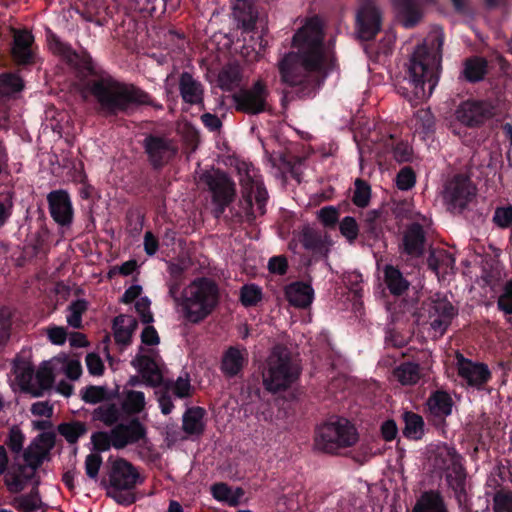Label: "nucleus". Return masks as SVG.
I'll return each mask as SVG.
<instances>
[{
	"mask_svg": "<svg viewBox=\"0 0 512 512\" xmlns=\"http://www.w3.org/2000/svg\"><path fill=\"white\" fill-rule=\"evenodd\" d=\"M10 505L13 506L18 512H37L38 510L44 509L42 505L21 495L14 497L11 500Z\"/></svg>",
	"mask_w": 512,
	"mask_h": 512,
	"instance_id": "obj_60",
	"label": "nucleus"
},
{
	"mask_svg": "<svg viewBox=\"0 0 512 512\" xmlns=\"http://www.w3.org/2000/svg\"><path fill=\"white\" fill-rule=\"evenodd\" d=\"M34 36L27 30H20L14 34L12 57L18 65H32L36 54L33 50Z\"/></svg>",
	"mask_w": 512,
	"mask_h": 512,
	"instance_id": "obj_21",
	"label": "nucleus"
},
{
	"mask_svg": "<svg viewBox=\"0 0 512 512\" xmlns=\"http://www.w3.org/2000/svg\"><path fill=\"white\" fill-rule=\"evenodd\" d=\"M4 483L10 493L18 494L22 492L26 485L22 478H20L19 474L15 470L13 465L7 469L6 475L4 477Z\"/></svg>",
	"mask_w": 512,
	"mask_h": 512,
	"instance_id": "obj_52",
	"label": "nucleus"
},
{
	"mask_svg": "<svg viewBox=\"0 0 512 512\" xmlns=\"http://www.w3.org/2000/svg\"><path fill=\"white\" fill-rule=\"evenodd\" d=\"M362 231L360 232L361 238L364 241H377L383 235V228L381 222H363Z\"/></svg>",
	"mask_w": 512,
	"mask_h": 512,
	"instance_id": "obj_58",
	"label": "nucleus"
},
{
	"mask_svg": "<svg viewBox=\"0 0 512 512\" xmlns=\"http://www.w3.org/2000/svg\"><path fill=\"white\" fill-rule=\"evenodd\" d=\"M145 395L141 391L128 390L121 404V409L128 416L136 417L145 408Z\"/></svg>",
	"mask_w": 512,
	"mask_h": 512,
	"instance_id": "obj_38",
	"label": "nucleus"
},
{
	"mask_svg": "<svg viewBox=\"0 0 512 512\" xmlns=\"http://www.w3.org/2000/svg\"><path fill=\"white\" fill-rule=\"evenodd\" d=\"M393 4L406 28H413L422 17L418 0H393Z\"/></svg>",
	"mask_w": 512,
	"mask_h": 512,
	"instance_id": "obj_29",
	"label": "nucleus"
},
{
	"mask_svg": "<svg viewBox=\"0 0 512 512\" xmlns=\"http://www.w3.org/2000/svg\"><path fill=\"white\" fill-rule=\"evenodd\" d=\"M497 305L499 310L506 314H512V280L505 284L504 291L499 296Z\"/></svg>",
	"mask_w": 512,
	"mask_h": 512,
	"instance_id": "obj_63",
	"label": "nucleus"
},
{
	"mask_svg": "<svg viewBox=\"0 0 512 512\" xmlns=\"http://www.w3.org/2000/svg\"><path fill=\"white\" fill-rule=\"evenodd\" d=\"M416 183V175L410 166L403 167L397 174L396 184L402 191L410 190Z\"/></svg>",
	"mask_w": 512,
	"mask_h": 512,
	"instance_id": "obj_56",
	"label": "nucleus"
},
{
	"mask_svg": "<svg viewBox=\"0 0 512 512\" xmlns=\"http://www.w3.org/2000/svg\"><path fill=\"white\" fill-rule=\"evenodd\" d=\"M38 387L32 386V390L30 394L33 397H41L44 394L45 390L51 388L54 382V375L52 370L48 367H40L39 370L35 374Z\"/></svg>",
	"mask_w": 512,
	"mask_h": 512,
	"instance_id": "obj_44",
	"label": "nucleus"
},
{
	"mask_svg": "<svg viewBox=\"0 0 512 512\" xmlns=\"http://www.w3.org/2000/svg\"><path fill=\"white\" fill-rule=\"evenodd\" d=\"M476 187L469 177L456 174L444 187L443 198L452 212L462 213L476 196Z\"/></svg>",
	"mask_w": 512,
	"mask_h": 512,
	"instance_id": "obj_10",
	"label": "nucleus"
},
{
	"mask_svg": "<svg viewBox=\"0 0 512 512\" xmlns=\"http://www.w3.org/2000/svg\"><path fill=\"white\" fill-rule=\"evenodd\" d=\"M102 463L103 459L99 453H90L86 456L84 466L88 478L97 481Z\"/></svg>",
	"mask_w": 512,
	"mask_h": 512,
	"instance_id": "obj_55",
	"label": "nucleus"
},
{
	"mask_svg": "<svg viewBox=\"0 0 512 512\" xmlns=\"http://www.w3.org/2000/svg\"><path fill=\"white\" fill-rule=\"evenodd\" d=\"M339 231L349 244H354L360 234V227L352 216H345L339 222Z\"/></svg>",
	"mask_w": 512,
	"mask_h": 512,
	"instance_id": "obj_48",
	"label": "nucleus"
},
{
	"mask_svg": "<svg viewBox=\"0 0 512 512\" xmlns=\"http://www.w3.org/2000/svg\"><path fill=\"white\" fill-rule=\"evenodd\" d=\"M22 79L12 73H6L0 75V95L10 96L23 89Z\"/></svg>",
	"mask_w": 512,
	"mask_h": 512,
	"instance_id": "obj_46",
	"label": "nucleus"
},
{
	"mask_svg": "<svg viewBox=\"0 0 512 512\" xmlns=\"http://www.w3.org/2000/svg\"><path fill=\"white\" fill-rule=\"evenodd\" d=\"M412 512H448L439 491L429 490L421 494Z\"/></svg>",
	"mask_w": 512,
	"mask_h": 512,
	"instance_id": "obj_30",
	"label": "nucleus"
},
{
	"mask_svg": "<svg viewBox=\"0 0 512 512\" xmlns=\"http://www.w3.org/2000/svg\"><path fill=\"white\" fill-rule=\"evenodd\" d=\"M14 373L24 392L30 393L32 390V379L35 375L34 367L26 361H15Z\"/></svg>",
	"mask_w": 512,
	"mask_h": 512,
	"instance_id": "obj_40",
	"label": "nucleus"
},
{
	"mask_svg": "<svg viewBox=\"0 0 512 512\" xmlns=\"http://www.w3.org/2000/svg\"><path fill=\"white\" fill-rule=\"evenodd\" d=\"M115 449H124L129 445L148 442L147 428L138 417H131L126 422H119L112 428Z\"/></svg>",
	"mask_w": 512,
	"mask_h": 512,
	"instance_id": "obj_15",
	"label": "nucleus"
},
{
	"mask_svg": "<svg viewBox=\"0 0 512 512\" xmlns=\"http://www.w3.org/2000/svg\"><path fill=\"white\" fill-rule=\"evenodd\" d=\"M112 329L114 332V339L117 344L128 346L132 342V335L123 324H117L116 317L113 319Z\"/></svg>",
	"mask_w": 512,
	"mask_h": 512,
	"instance_id": "obj_64",
	"label": "nucleus"
},
{
	"mask_svg": "<svg viewBox=\"0 0 512 512\" xmlns=\"http://www.w3.org/2000/svg\"><path fill=\"white\" fill-rule=\"evenodd\" d=\"M394 377L402 385H414L421 378L420 365L415 362H403L393 371Z\"/></svg>",
	"mask_w": 512,
	"mask_h": 512,
	"instance_id": "obj_36",
	"label": "nucleus"
},
{
	"mask_svg": "<svg viewBox=\"0 0 512 512\" xmlns=\"http://www.w3.org/2000/svg\"><path fill=\"white\" fill-rule=\"evenodd\" d=\"M340 212L334 206H325L318 211V219L326 228H334L339 222Z\"/></svg>",
	"mask_w": 512,
	"mask_h": 512,
	"instance_id": "obj_57",
	"label": "nucleus"
},
{
	"mask_svg": "<svg viewBox=\"0 0 512 512\" xmlns=\"http://www.w3.org/2000/svg\"><path fill=\"white\" fill-rule=\"evenodd\" d=\"M383 272L385 284L392 295L401 296L409 289L410 283L399 268L387 264Z\"/></svg>",
	"mask_w": 512,
	"mask_h": 512,
	"instance_id": "obj_31",
	"label": "nucleus"
},
{
	"mask_svg": "<svg viewBox=\"0 0 512 512\" xmlns=\"http://www.w3.org/2000/svg\"><path fill=\"white\" fill-rule=\"evenodd\" d=\"M455 360L458 376L468 386L481 388L491 380L492 374L487 364L474 362L460 352L456 353Z\"/></svg>",
	"mask_w": 512,
	"mask_h": 512,
	"instance_id": "obj_14",
	"label": "nucleus"
},
{
	"mask_svg": "<svg viewBox=\"0 0 512 512\" xmlns=\"http://www.w3.org/2000/svg\"><path fill=\"white\" fill-rule=\"evenodd\" d=\"M292 46L297 51L287 53L278 62L281 81L298 98L313 97L334 65L324 46L323 26L318 16L309 18L294 34Z\"/></svg>",
	"mask_w": 512,
	"mask_h": 512,
	"instance_id": "obj_1",
	"label": "nucleus"
},
{
	"mask_svg": "<svg viewBox=\"0 0 512 512\" xmlns=\"http://www.w3.org/2000/svg\"><path fill=\"white\" fill-rule=\"evenodd\" d=\"M454 402L451 395L445 390L431 392L426 400L427 419L435 427H443L446 418L452 414Z\"/></svg>",
	"mask_w": 512,
	"mask_h": 512,
	"instance_id": "obj_16",
	"label": "nucleus"
},
{
	"mask_svg": "<svg viewBox=\"0 0 512 512\" xmlns=\"http://www.w3.org/2000/svg\"><path fill=\"white\" fill-rule=\"evenodd\" d=\"M296 238L306 250L320 251L323 247L321 233L309 225L303 226L302 230L297 233Z\"/></svg>",
	"mask_w": 512,
	"mask_h": 512,
	"instance_id": "obj_39",
	"label": "nucleus"
},
{
	"mask_svg": "<svg viewBox=\"0 0 512 512\" xmlns=\"http://www.w3.org/2000/svg\"><path fill=\"white\" fill-rule=\"evenodd\" d=\"M412 147L404 141H399L393 147V157L399 163H407L412 161Z\"/></svg>",
	"mask_w": 512,
	"mask_h": 512,
	"instance_id": "obj_62",
	"label": "nucleus"
},
{
	"mask_svg": "<svg viewBox=\"0 0 512 512\" xmlns=\"http://www.w3.org/2000/svg\"><path fill=\"white\" fill-rule=\"evenodd\" d=\"M57 432L65 438L69 444H76L81 437L88 432V426L85 422L72 420L62 422L57 426Z\"/></svg>",
	"mask_w": 512,
	"mask_h": 512,
	"instance_id": "obj_35",
	"label": "nucleus"
},
{
	"mask_svg": "<svg viewBox=\"0 0 512 512\" xmlns=\"http://www.w3.org/2000/svg\"><path fill=\"white\" fill-rule=\"evenodd\" d=\"M241 74L237 67H224L218 75V86L223 91H233L241 82Z\"/></svg>",
	"mask_w": 512,
	"mask_h": 512,
	"instance_id": "obj_42",
	"label": "nucleus"
},
{
	"mask_svg": "<svg viewBox=\"0 0 512 512\" xmlns=\"http://www.w3.org/2000/svg\"><path fill=\"white\" fill-rule=\"evenodd\" d=\"M428 311L431 329L439 336L446 333L453 318L458 314L457 308L445 297L432 299Z\"/></svg>",
	"mask_w": 512,
	"mask_h": 512,
	"instance_id": "obj_17",
	"label": "nucleus"
},
{
	"mask_svg": "<svg viewBox=\"0 0 512 512\" xmlns=\"http://www.w3.org/2000/svg\"><path fill=\"white\" fill-rule=\"evenodd\" d=\"M247 362L246 350L243 353L238 347L231 346L223 353L220 370L225 377L231 379L242 373Z\"/></svg>",
	"mask_w": 512,
	"mask_h": 512,
	"instance_id": "obj_24",
	"label": "nucleus"
},
{
	"mask_svg": "<svg viewBox=\"0 0 512 512\" xmlns=\"http://www.w3.org/2000/svg\"><path fill=\"white\" fill-rule=\"evenodd\" d=\"M404 428L403 436L409 440H421L425 434V422L423 417L413 411H405L402 414Z\"/></svg>",
	"mask_w": 512,
	"mask_h": 512,
	"instance_id": "obj_32",
	"label": "nucleus"
},
{
	"mask_svg": "<svg viewBox=\"0 0 512 512\" xmlns=\"http://www.w3.org/2000/svg\"><path fill=\"white\" fill-rule=\"evenodd\" d=\"M76 77L82 92L92 98L96 113L106 119L130 116L142 106L163 109V105L147 91L133 83L118 80L88 54L79 59Z\"/></svg>",
	"mask_w": 512,
	"mask_h": 512,
	"instance_id": "obj_2",
	"label": "nucleus"
},
{
	"mask_svg": "<svg viewBox=\"0 0 512 512\" xmlns=\"http://www.w3.org/2000/svg\"><path fill=\"white\" fill-rule=\"evenodd\" d=\"M199 181L211 193L213 216L220 218L235 200L236 184L234 180L221 169L205 170L199 176Z\"/></svg>",
	"mask_w": 512,
	"mask_h": 512,
	"instance_id": "obj_7",
	"label": "nucleus"
},
{
	"mask_svg": "<svg viewBox=\"0 0 512 512\" xmlns=\"http://www.w3.org/2000/svg\"><path fill=\"white\" fill-rule=\"evenodd\" d=\"M162 384L164 389L172 391L177 398L185 399L192 395L193 388L188 374L185 377H178L175 381L167 380Z\"/></svg>",
	"mask_w": 512,
	"mask_h": 512,
	"instance_id": "obj_43",
	"label": "nucleus"
},
{
	"mask_svg": "<svg viewBox=\"0 0 512 512\" xmlns=\"http://www.w3.org/2000/svg\"><path fill=\"white\" fill-rule=\"evenodd\" d=\"M139 479L136 468L126 459L118 458L112 464L109 482L112 490H134Z\"/></svg>",
	"mask_w": 512,
	"mask_h": 512,
	"instance_id": "obj_19",
	"label": "nucleus"
},
{
	"mask_svg": "<svg viewBox=\"0 0 512 512\" xmlns=\"http://www.w3.org/2000/svg\"><path fill=\"white\" fill-rule=\"evenodd\" d=\"M48 209L53 221L63 230L72 226L74 208L66 190H53L47 195Z\"/></svg>",
	"mask_w": 512,
	"mask_h": 512,
	"instance_id": "obj_13",
	"label": "nucleus"
},
{
	"mask_svg": "<svg viewBox=\"0 0 512 512\" xmlns=\"http://www.w3.org/2000/svg\"><path fill=\"white\" fill-rule=\"evenodd\" d=\"M356 26L359 38L370 41L381 30V13L377 7L370 2H365L356 15Z\"/></svg>",
	"mask_w": 512,
	"mask_h": 512,
	"instance_id": "obj_18",
	"label": "nucleus"
},
{
	"mask_svg": "<svg viewBox=\"0 0 512 512\" xmlns=\"http://www.w3.org/2000/svg\"><path fill=\"white\" fill-rule=\"evenodd\" d=\"M245 191L243 192V208L245 210L246 221L253 224L258 216L266 213V204L268 201V192L262 182L247 179Z\"/></svg>",
	"mask_w": 512,
	"mask_h": 512,
	"instance_id": "obj_12",
	"label": "nucleus"
},
{
	"mask_svg": "<svg viewBox=\"0 0 512 512\" xmlns=\"http://www.w3.org/2000/svg\"><path fill=\"white\" fill-rule=\"evenodd\" d=\"M89 303L85 299H77L72 301L68 307V314L66 316V320L69 326L74 329H81L82 325V316L87 311Z\"/></svg>",
	"mask_w": 512,
	"mask_h": 512,
	"instance_id": "obj_41",
	"label": "nucleus"
},
{
	"mask_svg": "<svg viewBox=\"0 0 512 512\" xmlns=\"http://www.w3.org/2000/svg\"><path fill=\"white\" fill-rule=\"evenodd\" d=\"M359 435L354 424L348 419L332 416L315 431L316 447L326 453H336L341 448L352 447Z\"/></svg>",
	"mask_w": 512,
	"mask_h": 512,
	"instance_id": "obj_6",
	"label": "nucleus"
},
{
	"mask_svg": "<svg viewBox=\"0 0 512 512\" xmlns=\"http://www.w3.org/2000/svg\"><path fill=\"white\" fill-rule=\"evenodd\" d=\"M454 116L468 128H479L494 116V106L487 100L468 99L457 106Z\"/></svg>",
	"mask_w": 512,
	"mask_h": 512,
	"instance_id": "obj_11",
	"label": "nucleus"
},
{
	"mask_svg": "<svg viewBox=\"0 0 512 512\" xmlns=\"http://www.w3.org/2000/svg\"><path fill=\"white\" fill-rule=\"evenodd\" d=\"M178 88L184 103L204 108V85L190 72L183 71L180 74Z\"/></svg>",
	"mask_w": 512,
	"mask_h": 512,
	"instance_id": "obj_20",
	"label": "nucleus"
},
{
	"mask_svg": "<svg viewBox=\"0 0 512 512\" xmlns=\"http://www.w3.org/2000/svg\"><path fill=\"white\" fill-rule=\"evenodd\" d=\"M448 487L454 492L455 499L460 507L466 508L468 503V494L466 490L467 473L463 464L452 468L450 472L444 474Z\"/></svg>",
	"mask_w": 512,
	"mask_h": 512,
	"instance_id": "obj_26",
	"label": "nucleus"
},
{
	"mask_svg": "<svg viewBox=\"0 0 512 512\" xmlns=\"http://www.w3.org/2000/svg\"><path fill=\"white\" fill-rule=\"evenodd\" d=\"M461 464L462 457L455 448L445 447L436 454L435 465L443 470L444 474Z\"/></svg>",
	"mask_w": 512,
	"mask_h": 512,
	"instance_id": "obj_37",
	"label": "nucleus"
},
{
	"mask_svg": "<svg viewBox=\"0 0 512 512\" xmlns=\"http://www.w3.org/2000/svg\"><path fill=\"white\" fill-rule=\"evenodd\" d=\"M91 443L96 453L106 452L114 447L115 438L112 436V429L110 432L97 431L91 435Z\"/></svg>",
	"mask_w": 512,
	"mask_h": 512,
	"instance_id": "obj_49",
	"label": "nucleus"
},
{
	"mask_svg": "<svg viewBox=\"0 0 512 512\" xmlns=\"http://www.w3.org/2000/svg\"><path fill=\"white\" fill-rule=\"evenodd\" d=\"M205 410L202 407L196 406L188 408L182 420V428L188 435H201L204 432L205 425L203 423V417Z\"/></svg>",
	"mask_w": 512,
	"mask_h": 512,
	"instance_id": "obj_33",
	"label": "nucleus"
},
{
	"mask_svg": "<svg viewBox=\"0 0 512 512\" xmlns=\"http://www.w3.org/2000/svg\"><path fill=\"white\" fill-rule=\"evenodd\" d=\"M488 73V61L481 56H471L464 60L459 79L469 83L482 81Z\"/></svg>",
	"mask_w": 512,
	"mask_h": 512,
	"instance_id": "obj_27",
	"label": "nucleus"
},
{
	"mask_svg": "<svg viewBox=\"0 0 512 512\" xmlns=\"http://www.w3.org/2000/svg\"><path fill=\"white\" fill-rule=\"evenodd\" d=\"M256 0H232L235 18L243 28L252 30L258 19Z\"/></svg>",
	"mask_w": 512,
	"mask_h": 512,
	"instance_id": "obj_28",
	"label": "nucleus"
},
{
	"mask_svg": "<svg viewBox=\"0 0 512 512\" xmlns=\"http://www.w3.org/2000/svg\"><path fill=\"white\" fill-rule=\"evenodd\" d=\"M300 373L301 368L293 360L291 351L278 344L267 358L262 372L263 385L271 393L286 391L298 380Z\"/></svg>",
	"mask_w": 512,
	"mask_h": 512,
	"instance_id": "obj_4",
	"label": "nucleus"
},
{
	"mask_svg": "<svg viewBox=\"0 0 512 512\" xmlns=\"http://www.w3.org/2000/svg\"><path fill=\"white\" fill-rule=\"evenodd\" d=\"M270 91L267 84L258 79L250 87L241 88L232 94L234 108L237 112L247 115H259L270 109L268 97Z\"/></svg>",
	"mask_w": 512,
	"mask_h": 512,
	"instance_id": "obj_9",
	"label": "nucleus"
},
{
	"mask_svg": "<svg viewBox=\"0 0 512 512\" xmlns=\"http://www.w3.org/2000/svg\"><path fill=\"white\" fill-rule=\"evenodd\" d=\"M92 418L107 427H114L121 419V410L115 403H105L94 409Z\"/></svg>",
	"mask_w": 512,
	"mask_h": 512,
	"instance_id": "obj_34",
	"label": "nucleus"
},
{
	"mask_svg": "<svg viewBox=\"0 0 512 512\" xmlns=\"http://www.w3.org/2000/svg\"><path fill=\"white\" fill-rule=\"evenodd\" d=\"M416 125L423 133L429 134L434 131L435 118L429 109H420L415 114Z\"/></svg>",
	"mask_w": 512,
	"mask_h": 512,
	"instance_id": "obj_54",
	"label": "nucleus"
},
{
	"mask_svg": "<svg viewBox=\"0 0 512 512\" xmlns=\"http://www.w3.org/2000/svg\"><path fill=\"white\" fill-rule=\"evenodd\" d=\"M81 393L82 400L89 404H97L111 398L107 393V389L103 386L89 385Z\"/></svg>",
	"mask_w": 512,
	"mask_h": 512,
	"instance_id": "obj_50",
	"label": "nucleus"
},
{
	"mask_svg": "<svg viewBox=\"0 0 512 512\" xmlns=\"http://www.w3.org/2000/svg\"><path fill=\"white\" fill-rule=\"evenodd\" d=\"M141 145L148 163L155 171L162 170L178 154L176 141L164 133L151 132L145 134Z\"/></svg>",
	"mask_w": 512,
	"mask_h": 512,
	"instance_id": "obj_8",
	"label": "nucleus"
},
{
	"mask_svg": "<svg viewBox=\"0 0 512 512\" xmlns=\"http://www.w3.org/2000/svg\"><path fill=\"white\" fill-rule=\"evenodd\" d=\"M494 223L500 228L512 226V205L496 208L493 216Z\"/></svg>",
	"mask_w": 512,
	"mask_h": 512,
	"instance_id": "obj_61",
	"label": "nucleus"
},
{
	"mask_svg": "<svg viewBox=\"0 0 512 512\" xmlns=\"http://www.w3.org/2000/svg\"><path fill=\"white\" fill-rule=\"evenodd\" d=\"M494 512H512V491H497L493 496Z\"/></svg>",
	"mask_w": 512,
	"mask_h": 512,
	"instance_id": "obj_53",
	"label": "nucleus"
},
{
	"mask_svg": "<svg viewBox=\"0 0 512 512\" xmlns=\"http://www.w3.org/2000/svg\"><path fill=\"white\" fill-rule=\"evenodd\" d=\"M262 298V289L255 284H245L240 290V302L246 308L256 306Z\"/></svg>",
	"mask_w": 512,
	"mask_h": 512,
	"instance_id": "obj_47",
	"label": "nucleus"
},
{
	"mask_svg": "<svg viewBox=\"0 0 512 512\" xmlns=\"http://www.w3.org/2000/svg\"><path fill=\"white\" fill-rule=\"evenodd\" d=\"M24 441L25 435L18 426L14 425L9 429L5 444L11 450V452L19 454L23 450Z\"/></svg>",
	"mask_w": 512,
	"mask_h": 512,
	"instance_id": "obj_51",
	"label": "nucleus"
},
{
	"mask_svg": "<svg viewBox=\"0 0 512 512\" xmlns=\"http://www.w3.org/2000/svg\"><path fill=\"white\" fill-rule=\"evenodd\" d=\"M437 84L433 58L425 46H418L410 58L404 85H399L397 91L410 102L422 101L432 95Z\"/></svg>",
	"mask_w": 512,
	"mask_h": 512,
	"instance_id": "obj_3",
	"label": "nucleus"
},
{
	"mask_svg": "<svg viewBox=\"0 0 512 512\" xmlns=\"http://www.w3.org/2000/svg\"><path fill=\"white\" fill-rule=\"evenodd\" d=\"M213 497L219 501H226L230 505H236L237 499L232 497V490L226 483H215L211 487Z\"/></svg>",
	"mask_w": 512,
	"mask_h": 512,
	"instance_id": "obj_59",
	"label": "nucleus"
},
{
	"mask_svg": "<svg viewBox=\"0 0 512 512\" xmlns=\"http://www.w3.org/2000/svg\"><path fill=\"white\" fill-rule=\"evenodd\" d=\"M285 298L290 305L297 308H307L314 299V290L308 283L296 281L285 287Z\"/></svg>",
	"mask_w": 512,
	"mask_h": 512,
	"instance_id": "obj_25",
	"label": "nucleus"
},
{
	"mask_svg": "<svg viewBox=\"0 0 512 512\" xmlns=\"http://www.w3.org/2000/svg\"><path fill=\"white\" fill-rule=\"evenodd\" d=\"M352 196V202L359 208H365L369 205L371 199V187L367 181L357 178Z\"/></svg>",
	"mask_w": 512,
	"mask_h": 512,
	"instance_id": "obj_45",
	"label": "nucleus"
},
{
	"mask_svg": "<svg viewBox=\"0 0 512 512\" xmlns=\"http://www.w3.org/2000/svg\"><path fill=\"white\" fill-rule=\"evenodd\" d=\"M218 303V285L208 278L196 279L186 290L182 301L184 317L187 321L197 324L208 317Z\"/></svg>",
	"mask_w": 512,
	"mask_h": 512,
	"instance_id": "obj_5",
	"label": "nucleus"
},
{
	"mask_svg": "<svg viewBox=\"0 0 512 512\" xmlns=\"http://www.w3.org/2000/svg\"><path fill=\"white\" fill-rule=\"evenodd\" d=\"M426 235L421 224H410L403 235V252L415 258L422 257L425 252Z\"/></svg>",
	"mask_w": 512,
	"mask_h": 512,
	"instance_id": "obj_23",
	"label": "nucleus"
},
{
	"mask_svg": "<svg viewBox=\"0 0 512 512\" xmlns=\"http://www.w3.org/2000/svg\"><path fill=\"white\" fill-rule=\"evenodd\" d=\"M131 364L149 386L158 387L163 383L162 373L153 356L138 353Z\"/></svg>",
	"mask_w": 512,
	"mask_h": 512,
	"instance_id": "obj_22",
	"label": "nucleus"
}]
</instances>
